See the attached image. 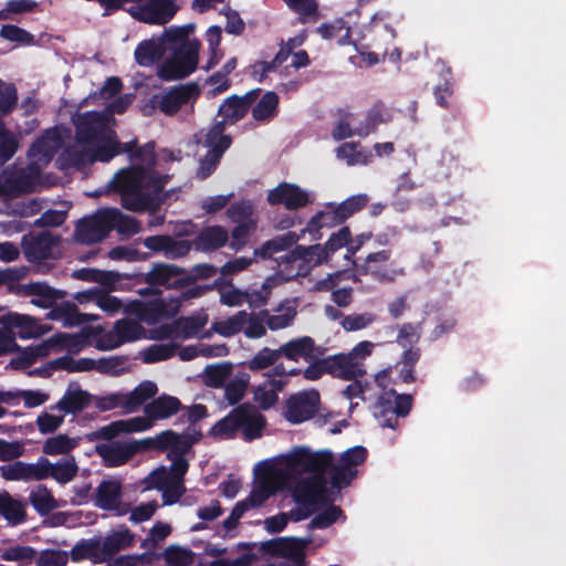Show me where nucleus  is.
<instances>
[{"instance_id": "f257e3e1", "label": "nucleus", "mask_w": 566, "mask_h": 566, "mask_svg": "<svg viewBox=\"0 0 566 566\" xmlns=\"http://www.w3.org/2000/svg\"><path fill=\"white\" fill-rule=\"evenodd\" d=\"M132 103V97L125 96L112 103L104 113L78 114L74 118L76 140L63 156L73 166H84L96 160L106 163L118 154L116 144L108 132L109 113H123Z\"/></svg>"}, {"instance_id": "f03ea898", "label": "nucleus", "mask_w": 566, "mask_h": 566, "mask_svg": "<svg viewBox=\"0 0 566 566\" xmlns=\"http://www.w3.org/2000/svg\"><path fill=\"white\" fill-rule=\"evenodd\" d=\"M192 24L165 29L158 38L144 40V59L160 60L166 51L172 56L165 60L158 69V76L164 81H176L189 76L198 66L200 42L189 40L193 32Z\"/></svg>"}, {"instance_id": "7ed1b4c3", "label": "nucleus", "mask_w": 566, "mask_h": 566, "mask_svg": "<svg viewBox=\"0 0 566 566\" xmlns=\"http://www.w3.org/2000/svg\"><path fill=\"white\" fill-rule=\"evenodd\" d=\"M155 148V142L144 144V213L149 214L147 220L149 229L165 222V213L160 212L161 207L175 193V189H165L171 179V175L156 170L157 166H161V161L172 163L175 160L174 153L168 149L156 153Z\"/></svg>"}, {"instance_id": "20e7f679", "label": "nucleus", "mask_w": 566, "mask_h": 566, "mask_svg": "<svg viewBox=\"0 0 566 566\" xmlns=\"http://www.w3.org/2000/svg\"><path fill=\"white\" fill-rule=\"evenodd\" d=\"M265 422V417L255 406L244 402L217 421L210 429V434L221 439H232L239 430H242L244 440L252 441L262 436Z\"/></svg>"}, {"instance_id": "39448f33", "label": "nucleus", "mask_w": 566, "mask_h": 566, "mask_svg": "<svg viewBox=\"0 0 566 566\" xmlns=\"http://www.w3.org/2000/svg\"><path fill=\"white\" fill-rule=\"evenodd\" d=\"M389 371L381 370L375 376V382L382 391L378 395L374 406V416L384 428L396 429L398 418L407 417L413 405L410 394H398L394 388L387 389Z\"/></svg>"}, {"instance_id": "423d86ee", "label": "nucleus", "mask_w": 566, "mask_h": 566, "mask_svg": "<svg viewBox=\"0 0 566 566\" xmlns=\"http://www.w3.org/2000/svg\"><path fill=\"white\" fill-rule=\"evenodd\" d=\"M189 464L182 462L170 463L151 471L144 478V491L156 489L161 492L163 505L176 504L186 493L185 475Z\"/></svg>"}, {"instance_id": "0eeeda50", "label": "nucleus", "mask_w": 566, "mask_h": 566, "mask_svg": "<svg viewBox=\"0 0 566 566\" xmlns=\"http://www.w3.org/2000/svg\"><path fill=\"white\" fill-rule=\"evenodd\" d=\"M201 437L200 431L178 433L170 429L164 430L155 437L144 438V452L150 450L167 452V458L172 464L176 462L189 464L185 455Z\"/></svg>"}, {"instance_id": "6e6552de", "label": "nucleus", "mask_w": 566, "mask_h": 566, "mask_svg": "<svg viewBox=\"0 0 566 566\" xmlns=\"http://www.w3.org/2000/svg\"><path fill=\"white\" fill-rule=\"evenodd\" d=\"M106 193L120 197L123 207L130 211L142 210V166L138 160L117 170L106 185Z\"/></svg>"}, {"instance_id": "1a4fd4ad", "label": "nucleus", "mask_w": 566, "mask_h": 566, "mask_svg": "<svg viewBox=\"0 0 566 566\" xmlns=\"http://www.w3.org/2000/svg\"><path fill=\"white\" fill-rule=\"evenodd\" d=\"M124 216L116 208H104L97 210L90 217L77 222L74 238L84 244H92L105 239L116 227L122 230Z\"/></svg>"}, {"instance_id": "9d476101", "label": "nucleus", "mask_w": 566, "mask_h": 566, "mask_svg": "<svg viewBox=\"0 0 566 566\" xmlns=\"http://www.w3.org/2000/svg\"><path fill=\"white\" fill-rule=\"evenodd\" d=\"M199 95L200 88L195 82L177 85L164 94L153 95L144 104V114L149 115L153 111L159 109L167 116H174L184 105L195 102Z\"/></svg>"}, {"instance_id": "9b49d317", "label": "nucleus", "mask_w": 566, "mask_h": 566, "mask_svg": "<svg viewBox=\"0 0 566 566\" xmlns=\"http://www.w3.org/2000/svg\"><path fill=\"white\" fill-rule=\"evenodd\" d=\"M334 453L331 450L311 451L307 448H295L286 457L289 470L297 473L326 474L334 462Z\"/></svg>"}, {"instance_id": "f8f14e48", "label": "nucleus", "mask_w": 566, "mask_h": 566, "mask_svg": "<svg viewBox=\"0 0 566 566\" xmlns=\"http://www.w3.org/2000/svg\"><path fill=\"white\" fill-rule=\"evenodd\" d=\"M84 344L85 338L80 335L56 334L36 346L28 347L23 353V358L13 361V364L17 368H24L32 365L36 358L48 356L52 350L69 349L76 352Z\"/></svg>"}, {"instance_id": "ddd939ff", "label": "nucleus", "mask_w": 566, "mask_h": 566, "mask_svg": "<svg viewBox=\"0 0 566 566\" xmlns=\"http://www.w3.org/2000/svg\"><path fill=\"white\" fill-rule=\"evenodd\" d=\"M134 317H125L118 321L114 329L99 337L97 347L103 350H111L125 342L139 338L142 334V308L138 303H134Z\"/></svg>"}, {"instance_id": "4468645a", "label": "nucleus", "mask_w": 566, "mask_h": 566, "mask_svg": "<svg viewBox=\"0 0 566 566\" xmlns=\"http://www.w3.org/2000/svg\"><path fill=\"white\" fill-rule=\"evenodd\" d=\"M329 260L331 259L323 244L315 243L307 247L296 244L284 256H282L281 262L291 265L298 262L296 275L305 276L315 266L327 263Z\"/></svg>"}, {"instance_id": "2eb2a0df", "label": "nucleus", "mask_w": 566, "mask_h": 566, "mask_svg": "<svg viewBox=\"0 0 566 566\" xmlns=\"http://www.w3.org/2000/svg\"><path fill=\"white\" fill-rule=\"evenodd\" d=\"M319 403V392L316 389L292 395L286 400L284 417L290 423H302L317 413Z\"/></svg>"}, {"instance_id": "dca6fc26", "label": "nucleus", "mask_w": 566, "mask_h": 566, "mask_svg": "<svg viewBox=\"0 0 566 566\" xmlns=\"http://www.w3.org/2000/svg\"><path fill=\"white\" fill-rule=\"evenodd\" d=\"M184 273L185 270L175 264H154L149 272L144 273V283L148 284L147 287H144V298L151 294H159L160 290L157 289L159 286L174 290L184 289L185 285L175 283L178 280H182Z\"/></svg>"}, {"instance_id": "f3484780", "label": "nucleus", "mask_w": 566, "mask_h": 566, "mask_svg": "<svg viewBox=\"0 0 566 566\" xmlns=\"http://www.w3.org/2000/svg\"><path fill=\"white\" fill-rule=\"evenodd\" d=\"M392 251L384 249L377 252L369 253L365 261L358 265L357 272L360 275H370L374 280L380 283H391L398 276L403 275V269L391 268L382 269L379 265L388 262L391 259Z\"/></svg>"}, {"instance_id": "a211bd4d", "label": "nucleus", "mask_w": 566, "mask_h": 566, "mask_svg": "<svg viewBox=\"0 0 566 566\" xmlns=\"http://www.w3.org/2000/svg\"><path fill=\"white\" fill-rule=\"evenodd\" d=\"M182 409L179 398L163 394L144 403V431L153 428L158 421L177 415Z\"/></svg>"}, {"instance_id": "6ab92c4d", "label": "nucleus", "mask_w": 566, "mask_h": 566, "mask_svg": "<svg viewBox=\"0 0 566 566\" xmlns=\"http://www.w3.org/2000/svg\"><path fill=\"white\" fill-rule=\"evenodd\" d=\"M268 202L271 206L283 205L287 210H297L310 203L308 193L300 186L281 182L269 191Z\"/></svg>"}, {"instance_id": "aec40b11", "label": "nucleus", "mask_w": 566, "mask_h": 566, "mask_svg": "<svg viewBox=\"0 0 566 566\" xmlns=\"http://www.w3.org/2000/svg\"><path fill=\"white\" fill-rule=\"evenodd\" d=\"M120 483L106 480L99 483L95 491V505L105 511H114L118 515L130 512V506L122 502Z\"/></svg>"}, {"instance_id": "412c9836", "label": "nucleus", "mask_w": 566, "mask_h": 566, "mask_svg": "<svg viewBox=\"0 0 566 566\" xmlns=\"http://www.w3.org/2000/svg\"><path fill=\"white\" fill-rule=\"evenodd\" d=\"M281 357L286 358L291 361H310L315 356H323L324 348L316 345L315 340L311 336H300L290 339L282 344L280 347Z\"/></svg>"}, {"instance_id": "4be33fe9", "label": "nucleus", "mask_w": 566, "mask_h": 566, "mask_svg": "<svg viewBox=\"0 0 566 566\" xmlns=\"http://www.w3.org/2000/svg\"><path fill=\"white\" fill-rule=\"evenodd\" d=\"M139 447V441H115L99 443L95 447V450L106 465L118 467L136 454Z\"/></svg>"}, {"instance_id": "5701e85b", "label": "nucleus", "mask_w": 566, "mask_h": 566, "mask_svg": "<svg viewBox=\"0 0 566 566\" xmlns=\"http://www.w3.org/2000/svg\"><path fill=\"white\" fill-rule=\"evenodd\" d=\"M258 467V484L250 495L243 500V502L248 504L249 509L262 505L276 489L274 478L277 471L275 467L268 462H262Z\"/></svg>"}, {"instance_id": "b1692460", "label": "nucleus", "mask_w": 566, "mask_h": 566, "mask_svg": "<svg viewBox=\"0 0 566 566\" xmlns=\"http://www.w3.org/2000/svg\"><path fill=\"white\" fill-rule=\"evenodd\" d=\"M344 223L342 214L336 207L335 202H328L324 206L323 210L316 212L302 229V234L308 233L313 241H318L323 238L322 229L334 228Z\"/></svg>"}, {"instance_id": "393cba45", "label": "nucleus", "mask_w": 566, "mask_h": 566, "mask_svg": "<svg viewBox=\"0 0 566 566\" xmlns=\"http://www.w3.org/2000/svg\"><path fill=\"white\" fill-rule=\"evenodd\" d=\"M60 147V137L56 130L46 132L38 139L29 150L30 166L32 170H40L48 165Z\"/></svg>"}, {"instance_id": "a878e982", "label": "nucleus", "mask_w": 566, "mask_h": 566, "mask_svg": "<svg viewBox=\"0 0 566 566\" xmlns=\"http://www.w3.org/2000/svg\"><path fill=\"white\" fill-rule=\"evenodd\" d=\"M1 323L9 325L12 329H18V334L21 338H35L49 333L52 327L32 316L9 313L1 318Z\"/></svg>"}, {"instance_id": "bb28decb", "label": "nucleus", "mask_w": 566, "mask_h": 566, "mask_svg": "<svg viewBox=\"0 0 566 566\" xmlns=\"http://www.w3.org/2000/svg\"><path fill=\"white\" fill-rule=\"evenodd\" d=\"M324 359L326 373L335 378L353 380L365 374L358 361H353V357L348 354L339 353L324 357Z\"/></svg>"}, {"instance_id": "cd10ccee", "label": "nucleus", "mask_w": 566, "mask_h": 566, "mask_svg": "<svg viewBox=\"0 0 566 566\" xmlns=\"http://www.w3.org/2000/svg\"><path fill=\"white\" fill-rule=\"evenodd\" d=\"M326 474L311 475L304 481L295 500L300 504L318 505L326 502Z\"/></svg>"}, {"instance_id": "c85d7f7f", "label": "nucleus", "mask_w": 566, "mask_h": 566, "mask_svg": "<svg viewBox=\"0 0 566 566\" xmlns=\"http://www.w3.org/2000/svg\"><path fill=\"white\" fill-rule=\"evenodd\" d=\"M229 241V232L221 226H207L199 231L192 241L197 251L212 252L224 247Z\"/></svg>"}, {"instance_id": "c756f323", "label": "nucleus", "mask_w": 566, "mask_h": 566, "mask_svg": "<svg viewBox=\"0 0 566 566\" xmlns=\"http://www.w3.org/2000/svg\"><path fill=\"white\" fill-rule=\"evenodd\" d=\"M175 0H149L144 2V23L164 25L177 13Z\"/></svg>"}, {"instance_id": "7c9ffc66", "label": "nucleus", "mask_w": 566, "mask_h": 566, "mask_svg": "<svg viewBox=\"0 0 566 566\" xmlns=\"http://www.w3.org/2000/svg\"><path fill=\"white\" fill-rule=\"evenodd\" d=\"M303 235L302 231L300 233L289 231L283 234L275 235L274 238L265 241L260 248L254 249V259H272L273 254L285 251L295 245Z\"/></svg>"}, {"instance_id": "2f4dec72", "label": "nucleus", "mask_w": 566, "mask_h": 566, "mask_svg": "<svg viewBox=\"0 0 566 566\" xmlns=\"http://www.w3.org/2000/svg\"><path fill=\"white\" fill-rule=\"evenodd\" d=\"M91 401V395L77 386H69L63 397L51 407V410H56L64 415L76 413L83 410Z\"/></svg>"}, {"instance_id": "473e14b6", "label": "nucleus", "mask_w": 566, "mask_h": 566, "mask_svg": "<svg viewBox=\"0 0 566 566\" xmlns=\"http://www.w3.org/2000/svg\"><path fill=\"white\" fill-rule=\"evenodd\" d=\"M50 319L61 321L64 326H77L85 322L97 319V315L80 313L77 306L71 302H63L54 306L48 314Z\"/></svg>"}, {"instance_id": "72a5a7b5", "label": "nucleus", "mask_w": 566, "mask_h": 566, "mask_svg": "<svg viewBox=\"0 0 566 566\" xmlns=\"http://www.w3.org/2000/svg\"><path fill=\"white\" fill-rule=\"evenodd\" d=\"M139 430H142V419L139 417H135L127 420L114 421L88 433L86 438L90 441L98 439L112 440L120 433L137 432Z\"/></svg>"}, {"instance_id": "f704fd0d", "label": "nucleus", "mask_w": 566, "mask_h": 566, "mask_svg": "<svg viewBox=\"0 0 566 566\" xmlns=\"http://www.w3.org/2000/svg\"><path fill=\"white\" fill-rule=\"evenodd\" d=\"M142 403V390L136 388L128 395L111 394L101 397L96 401V408L102 411L112 410L122 407L125 411L130 412Z\"/></svg>"}, {"instance_id": "c9c22d12", "label": "nucleus", "mask_w": 566, "mask_h": 566, "mask_svg": "<svg viewBox=\"0 0 566 566\" xmlns=\"http://www.w3.org/2000/svg\"><path fill=\"white\" fill-rule=\"evenodd\" d=\"M71 558L74 562H78L82 559H90L94 563L105 562L102 549V538L95 537L78 542L71 549Z\"/></svg>"}, {"instance_id": "e433bc0d", "label": "nucleus", "mask_w": 566, "mask_h": 566, "mask_svg": "<svg viewBox=\"0 0 566 566\" xmlns=\"http://www.w3.org/2000/svg\"><path fill=\"white\" fill-rule=\"evenodd\" d=\"M206 324V316H181L172 323L170 329L174 336L182 339H188L195 337L205 327Z\"/></svg>"}, {"instance_id": "4c0bfd02", "label": "nucleus", "mask_w": 566, "mask_h": 566, "mask_svg": "<svg viewBox=\"0 0 566 566\" xmlns=\"http://www.w3.org/2000/svg\"><path fill=\"white\" fill-rule=\"evenodd\" d=\"M29 501L40 515H46L51 511L61 506L60 502L53 496L51 490L42 484H39L31 490Z\"/></svg>"}, {"instance_id": "58836bf2", "label": "nucleus", "mask_w": 566, "mask_h": 566, "mask_svg": "<svg viewBox=\"0 0 566 566\" xmlns=\"http://www.w3.org/2000/svg\"><path fill=\"white\" fill-rule=\"evenodd\" d=\"M307 539L296 537H279L280 556L292 560L295 564H304Z\"/></svg>"}, {"instance_id": "ea45409f", "label": "nucleus", "mask_w": 566, "mask_h": 566, "mask_svg": "<svg viewBox=\"0 0 566 566\" xmlns=\"http://www.w3.org/2000/svg\"><path fill=\"white\" fill-rule=\"evenodd\" d=\"M133 541V535L128 530H118L102 538L104 560L132 546Z\"/></svg>"}, {"instance_id": "a19ab883", "label": "nucleus", "mask_w": 566, "mask_h": 566, "mask_svg": "<svg viewBox=\"0 0 566 566\" xmlns=\"http://www.w3.org/2000/svg\"><path fill=\"white\" fill-rule=\"evenodd\" d=\"M279 95L269 91L252 107V117L258 122H269L274 118L279 112Z\"/></svg>"}, {"instance_id": "79ce46f5", "label": "nucleus", "mask_w": 566, "mask_h": 566, "mask_svg": "<svg viewBox=\"0 0 566 566\" xmlns=\"http://www.w3.org/2000/svg\"><path fill=\"white\" fill-rule=\"evenodd\" d=\"M56 242L50 233H41L31 239L25 249L28 258L32 261H42L49 258Z\"/></svg>"}, {"instance_id": "37998d69", "label": "nucleus", "mask_w": 566, "mask_h": 566, "mask_svg": "<svg viewBox=\"0 0 566 566\" xmlns=\"http://www.w3.org/2000/svg\"><path fill=\"white\" fill-rule=\"evenodd\" d=\"M276 312L279 314L274 315H270L268 310H262L259 313V316L265 318V324L271 331L283 329L290 326L297 314L295 307L284 306L283 304L276 308Z\"/></svg>"}, {"instance_id": "c03bdc74", "label": "nucleus", "mask_w": 566, "mask_h": 566, "mask_svg": "<svg viewBox=\"0 0 566 566\" xmlns=\"http://www.w3.org/2000/svg\"><path fill=\"white\" fill-rule=\"evenodd\" d=\"M248 321L249 313L247 311H239L227 319L214 322L212 329L223 337H231L242 332Z\"/></svg>"}, {"instance_id": "a18cd8bd", "label": "nucleus", "mask_w": 566, "mask_h": 566, "mask_svg": "<svg viewBox=\"0 0 566 566\" xmlns=\"http://www.w3.org/2000/svg\"><path fill=\"white\" fill-rule=\"evenodd\" d=\"M78 438H71L67 434H56L45 440L42 451L48 455H60L71 452L78 446Z\"/></svg>"}, {"instance_id": "49530a36", "label": "nucleus", "mask_w": 566, "mask_h": 566, "mask_svg": "<svg viewBox=\"0 0 566 566\" xmlns=\"http://www.w3.org/2000/svg\"><path fill=\"white\" fill-rule=\"evenodd\" d=\"M78 467L74 457L63 459L55 463L50 461V478L56 482L65 484L71 482L77 474Z\"/></svg>"}, {"instance_id": "de8ad7c7", "label": "nucleus", "mask_w": 566, "mask_h": 566, "mask_svg": "<svg viewBox=\"0 0 566 566\" xmlns=\"http://www.w3.org/2000/svg\"><path fill=\"white\" fill-rule=\"evenodd\" d=\"M281 358L280 349L263 347L250 360L243 363L251 371H260L272 367Z\"/></svg>"}, {"instance_id": "09e8293b", "label": "nucleus", "mask_w": 566, "mask_h": 566, "mask_svg": "<svg viewBox=\"0 0 566 566\" xmlns=\"http://www.w3.org/2000/svg\"><path fill=\"white\" fill-rule=\"evenodd\" d=\"M0 514L13 524L22 522L25 516L23 504L14 500L7 492L2 493V499L0 502Z\"/></svg>"}, {"instance_id": "8fccbe9b", "label": "nucleus", "mask_w": 566, "mask_h": 566, "mask_svg": "<svg viewBox=\"0 0 566 566\" xmlns=\"http://www.w3.org/2000/svg\"><path fill=\"white\" fill-rule=\"evenodd\" d=\"M422 323H403L398 326H389L391 332H394L396 328L398 329V334L396 337V343L406 348L410 346L413 343H417L420 339L421 336V329H422Z\"/></svg>"}, {"instance_id": "3c124183", "label": "nucleus", "mask_w": 566, "mask_h": 566, "mask_svg": "<svg viewBox=\"0 0 566 566\" xmlns=\"http://www.w3.org/2000/svg\"><path fill=\"white\" fill-rule=\"evenodd\" d=\"M248 112L235 99V94L227 97L219 106L218 116L227 118L230 125L237 124L239 120L247 116Z\"/></svg>"}, {"instance_id": "603ef678", "label": "nucleus", "mask_w": 566, "mask_h": 566, "mask_svg": "<svg viewBox=\"0 0 566 566\" xmlns=\"http://www.w3.org/2000/svg\"><path fill=\"white\" fill-rule=\"evenodd\" d=\"M328 472L331 473L332 486L338 490L349 486L357 476V469L347 468L339 463L335 464L334 462Z\"/></svg>"}, {"instance_id": "864d4df0", "label": "nucleus", "mask_w": 566, "mask_h": 566, "mask_svg": "<svg viewBox=\"0 0 566 566\" xmlns=\"http://www.w3.org/2000/svg\"><path fill=\"white\" fill-rule=\"evenodd\" d=\"M343 515V510L334 504H329L324 511L316 514L308 523L310 530H324L337 522Z\"/></svg>"}, {"instance_id": "5fc2aeb1", "label": "nucleus", "mask_w": 566, "mask_h": 566, "mask_svg": "<svg viewBox=\"0 0 566 566\" xmlns=\"http://www.w3.org/2000/svg\"><path fill=\"white\" fill-rule=\"evenodd\" d=\"M202 145L208 148V153L222 158L232 145V137L231 135H214L206 132Z\"/></svg>"}, {"instance_id": "6e6d98bb", "label": "nucleus", "mask_w": 566, "mask_h": 566, "mask_svg": "<svg viewBox=\"0 0 566 566\" xmlns=\"http://www.w3.org/2000/svg\"><path fill=\"white\" fill-rule=\"evenodd\" d=\"M228 218L237 224L256 223L253 219V207L249 201H238L232 203L227 210Z\"/></svg>"}, {"instance_id": "4d7b16f0", "label": "nucleus", "mask_w": 566, "mask_h": 566, "mask_svg": "<svg viewBox=\"0 0 566 566\" xmlns=\"http://www.w3.org/2000/svg\"><path fill=\"white\" fill-rule=\"evenodd\" d=\"M249 386V376L243 374L241 377H235L224 386V397L229 405L238 403L245 395Z\"/></svg>"}, {"instance_id": "13d9d810", "label": "nucleus", "mask_w": 566, "mask_h": 566, "mask_svg": "<svg viewBox=\"0 0 566 566\" xmlns=\"http://www.w3.org/2000/svg\"><path fill=\"white\" fill-rule=\"evenodd\" d=\"M167 566H188L192 562L193 553L177 545L168 546L163 553Z\"/></svg>"}, {"instance_id": "bf43d9fd", "label": "nucleus", "mask_w": 566, "mask_h": 566, "mask_svg": "<svg viewBox=\"0 0 566 566\" xmlns=\"http://www.w3.org/2000/svg\"><path fill=\"white\" fill-rule=\"evenodd\" d=\"M230 364L208 366L205 371L206 385L211 388H221L231 375Z\"/></svg>"}, {"instance_id": "052dcab7", "label": "nucleus", "mask_w": 566, "mask_h": 566, "mask_svg": "<svg viewBox=\"0 0 566 566\" xmlns=\"http://www.w3.org/2000/svg\"><path fill=\"white\" fill-rule=\"evenodd\" d=\"M166 317H169V311L164 300H144V322L154 324Z\"/></svg>"}, {"instance_id": "680f3d73", "label": "nucleus", "mask_w": 566, "mask_h": 566, "mask_svg": "<svg viewBox=\"0 0 566 566\" xmlns=\"http://www.w3.org/2000/svg\"><path fill=\"white\" fill-rule=\"evenodd\" d=\"M368 196L365 195V193H359V195H355V196H352L349 198H347L346 200H344L343 202L340 203H336V207L338 208L340 214H342V218L344 220V222L349 219L352 216H354L355 213L361 211L364 208H366V206L368 205Z\"/></svg>"}, {"instance_id": "e2e57ef3", "label": "nucleus", "mask_w": 566, "mask_h": 566, "mask_svg": "<svg viewBox=\"0 0 566 566\" xmlns=\"http://www.w3.org/2000/svg\"><path fill=\"white\" fill-rule=\"evenodd\" d=\"M256 230V223H240L237 224L231 231V241L229 247L234 251L242 250L250 238Z\"/></svg>"}, {"instance_id": "0e129e2a", "label": "nucleus", "mask_w": 566, "mask_h": 566, "mask_svg": "<svg viewBox=\"0 0 566 566\" xmlns=\"http://www.w3.org/2000/svg\"><path fill=\"white\" fill-rule=\"evenodd\" d=\"M384 120L382 104L379 102L374 104V106L368 111L366 123L356 128V135L360 137L368 136Z\"/></svg>"}, {"instance_id": "69168bd1", "label": "nucleus", "mask_w": 566, "mask_h": 566, "mask_svg": "<svg viewBox=\"0 0 566 566\" xmlns=\"http://www.w3.org/2000/svg\"><path fill=\"white\" fill-rule=\"evenodd\" d=\"M350 240V228L348 226L342 227L336 232H333L327 241L323 244L329 259L342 248H345Z\"/></svg>"}, {"instance_id": "338daca9", "label": "nucleus", "mask_w": 566, "mask_h": 566, "mask_svg": "<svg viewBox=\"0 0 566 566\" xmlns=\"http://www.w3.org/2000/svg\"><path fill=\"white\" fill-rule=\"evenodd\" d=\"M285 4L300 15L301 22L305 23L308 18L317 17V2L315 0H283Z\"/></svg>"}, {"instance_id": "774afa93", "label": "nucleus", "mask_w": 566, "mask_h": 566, "mask_svg": "<svg viewBox=\"0 0 566 566\" xmlns=\"http://www.w3.org/2000/svg\"><path fill=\"white\" fill-rule=\"evenodd\" d=\"M175 345L172 344H155L144 349V363L151 364L166 360L174 356Z\"/></svg>"}]
</instances>
